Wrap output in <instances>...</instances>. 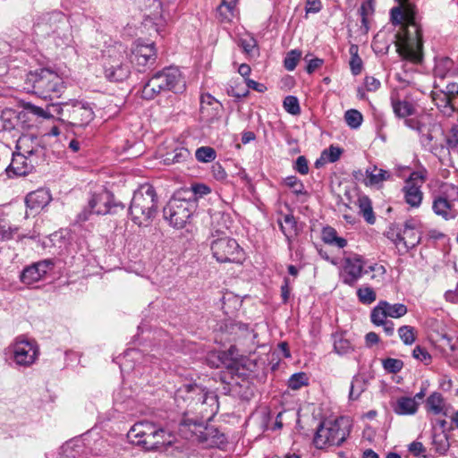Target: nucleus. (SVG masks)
<instances>
[{
  "label": "nucleus",
  "instance_id": "1",
  "mask_svg": "<svg viewBox=\"0 0 458 458\" xmlns=\"http://www.w3.org/2000/svg\"><path fill=\"white\" fill-rule=\"evenodd\" d=\"M21 72L20 74L26 76V85L23 86V89L41 98L52 100L59 98L65 89L63 78L51 69H36L30 73Z\"/></svg>",
  "mask_w": 458,
  "mask_h": 458
},
{
  "label": "nucleus",
  "instance_id": "2",
  "mask_svg": "<svg viewBox=\"0 0 458 458\" xmlns=\"http://www.w3.org/2000/svg\"><path fill=\"white\" fill-rule=\"evenodd\" d=\"M128 211L135 225H148L157 213V195L155 188L145 183L134 191Z\"/></svg>",
  "mask_w": 458,
  "mask_h": 458
},
{
  "label": "nucleus",
  "instance_id": "3",
  "mask_svg": "<svg viewBox=\"0 0 458 458\" xmlns=\"http://www.w3.org/2000/svg\"><path fill=\"white\" fill-rule=\"evenodd\" d=\"M185 89V82L181 72L175 67H166L155 72L144 84L141 89V97L144 99H154L163 91L182 93Z\"/></svg>",
  "mask_w": 458,
  "mask_h": 458
},
{
  "label": "nucleus",
  "instance_id": "4",
  "mask_svg": "<svg viewBox=\"0 0 458 458\" xmlns=\"http://www.w3.org/2000/svg\"><path fill=\"white\" fill-rule=\"evenodd\" d=\"M131 62L126 47L122 44L108 47L103 56L105 78L110 82H123L131 74Z\"/></svg>",
  "mask_w": 458,
  "mask_h": 458
},
{
  "label": "nucleus",
  "instance_id": "5",
  "mask_svg": "<svg viewBox=\"0 0 458 458\" xmlns=\"http://www.w3.org/2000/svg\"><path fill=\"white\" fill-rule=\"evenodd\" d=\"M55 108L56 115H58V121L71 126L84 127L95 116L89 104L79 100L57 103V106Z\"/></svg>",
  "mask_w": 458,
  "mask_h": 458
},
{
  "label": "nucleus",
  "instance_id": "6",
  "mask_svg": "<svg viewBox=\"0 0 458 458\" xmlns=\"http://www.w3.org/2000/svg\"><path fill=\"white\" fill-rule=\"evenodd\" d=\"M198 204H195L194 200H189L178 192L164 207L163 216L173 227L182 228L196 212Z\"/></svg>",
  "mask_w": 458,
  "mask_h": 458
},
{
  "label": "nucleus",
  "instance_id": "7",
  "mask_svg": "<svg viewBox=\"0 0 458 458\" xmlns=\"http://www.w3.org/2000/svg\"><path fill=\"white\" fill-rule=\"evenodd\" d=\"M8 352L13 361L22 368H30L38 360L40 351L36 340L25 335L17 336L9 345Z\"/></svg>",
  "mask_w": 458,
  "mask_h": 458
},
{
  "label": "nucleus",
  "instance_id": "8",
  "mask_svg": "<svg viewBox=\"0 0 458 458\" xmlns=\"http://www.w3.org/2000/svg\"><path fill=\"white\" fill-rule=\"evenodd\" d=\"M343 420L322 421L314 436V444L318 448L326 445L340 446L350 434V428L342 427Z\"/></svg>",
  "mask_w": 458,
  "mask_h": 458
},
{
  "label": "nucleus",
  "instance_id": "9",
  "mask_svg": "<svg viewBox=\"0 0 458 458\" xmlns=\"http://www.w3.org/2000/svg\"><path fill=\"white\" fill-rule=\"evenodd\" d=\"M210 248L213 257L219 263L242 264L245 252L235 239L221 237L211 242Z\"/></svg>",
  "mask_w": 458,
  "mask_h": 458
},
{
  "label": "nucleus",
  "instance_id": "10",
  "mask_svg": "<svg viewBox=\"0 0 458 458\" xmlns=\"http://www.w3.org/2000/svg\"><path fill=\"white\" fill-rule=\"evenodd\" d=\"M427 171H413L405 180L403 188L405 202L411 208H419L422 202L423 192L420 188L426 181Z\"/></svg>",
  "mask_w": 458,
  "mask_h": 458
},
{
  "label": "nucleus",
  "instance_id": "11",
  "mask_svg": "<svg viewBox=\"0 0 458 458\" xmlns=\"http://www.w3.org/2000/svg\"><path fill=\"white\" fill-rule=\"evenodd\" d=\"M365 263L364 258L359 254L344 258L343 271L340 273L342 283L351 287L355 286L364 276L363 265Z\"/></svg>",
  "mask_w": 458,
  "mask_h": 458
},
{
  "label": "nucleus",
  "instance_id": "12",
  "mask_svg": "<svg viewBox=\"0 0 458 458\" xmlns=\"http://www.w3.org/2000/svg\"><path fill=\"white\" fill-rule=\"evenodd\" d=\"M415 27V37H407L402 46H398L400 55L414 64H420L422 61V35L420 30Z\"/></svg>",
  "mask_w": 458,
  "mask_h": 458
},
{
  "label": "nucleus",
  "instance_id": "13",
  "mask_svg": "<svg viewBox=\"0 0 458 458\" xmlns=\"http://www.w3.org/2000/svg\"><path fill=\"white\" fill-rule=\"evenodd\" d=\"M186 395L185 400H190L195 404L208 405L211 407V412L214 414L218 408L217 396L212 393L206 391L202 386L197 384H189L184 386Z\"/></svg>",
  "mask_w": 458,
  "mask_h": 458
},
{
  "label": "nucleus",
  "instance_id": "14",
  "mask_svg": "<svg viewBox=\"0 0 458 458\" xmlns=\"http://www.w3.org/2000/svg\"><path fill=\"white\" fill-rule=\"evenodd\" d=\"M132 60L140 72H143L147 68L155 65L157 60V51L154 43L142 44L138 43L131 51Z\"/></svg>",
  "mask_w": 458,
  "mask_h": 458
},
{
  "label": "nucleus",
  "instance_id": "15",
  "mask_svg": "<svg viewBox=\"0 0 458 458\" xmlns=\"http://www.w3.org/2000/svg\"><path fill=\"white\" fill-rule=\"evenodd\" d=\"M54 261L49 259L33 263L23 268L20 275V280L26 285H32L44 278L47 272L54 268Z\"/></svg>",
  "mask_w": 458,
  "mask_h": 458
},
{
  "label": "nucleus",
  "instance_id": "16",
  "mask_svg": "<svg viewBox=\"0 0 458 458\" xmlns=\"http://www.w3.org/2000/svg\"><path fill=\"white\" fill-rule=\"evenodd\" d=\"M68 22V20L62 12L54 11L41 15L35 28L42 34L52 36V33L55 30L67 27Z\"/></svg>",
  "mask_w": 458,
  "mask_h": 458
},
{
  "label": "nucleus",
  "instance_id": "17",
  "mask_svg": "<svg viewBox=\"0 0 458 458\" xmlns=\"http://www.w3.org/2000/svg\"><path fill=\"white\" fill-rule=\"evenodd\" d=\"M33 154V149L24 151L23 153L14 152L11 164L5 168L8 175L10 176L11 172L17 176H24L30 174L34 168V164L31 160Z\"/></svg>",
  "mask_w": 458,
  "mask_h": 458
},
{
  "label": "nucleus",
  "instance_id": "18",
  "mask_svg": "<svg viewBox=\"0 0 458 458\" xmlns=\"http://www.w3.org/2000/svg\"><path fill=\"white\" fill-rule=\"evenodd\" d=\"M252 365L253 364L250 360H246L244 363H227L225 364V367L231 375V381H227L225 377H221V380L228 385L241 386L239 379H241L243 383H249L252 377V370L250 368Z\"/></svg>",
  "mask_w": 458,
  "mask_h": 458
},
{
  "label": "nucleus",
  "instance_id": "19",
  "mask_svg": "<svg viewBox=\"0 0 458 458\" xmlns=\"http://www.w3.org/2000/svg\"><path fill=\"white\" fill-rule=\"evenodd\" d=\"M51 199L50 191L47 189L39 188L26 196L25 203L30 214L35 215L47 206Z\"/></svg>",
  "mask_w": 458,
  "mask_h": 458
},
{
  "label": "nucleus",
  "instance_id": "20",
  "mask_svg": "<svg viewBox=\"0 0 458 458\" xmlns=\"http://www.w3.org/2000/svg\"><path fill=\"white\" fill-rule=\"evenodd\" d=\"M57 103H49L45 107L36 106L30 102H26L23 105L21 114L24 117L30 116L36 120H47L54 118L56 115L55 108Z\"/></svg>",
  "mask_w": 458,
  "mask_h": 458
},
{
  "label": "nucleus",
  "instance_id": "21",
  "mask_svg": "<svg viewBox=\"0 0 458 458\" xmlns=\"http://www.w3.org/2000/svg\"><path fill=\"white\" fill-rule=\"evenodd\" d=\"M113 194L109 191L94 193L89 199V208H92L96 215H106L108 213H113Z\"/></svg>",
  "mask_w": 458,
  "mask_h": 458
},
{
  "label": "nucleus",
  "instance_id": "22",
  "mask_svg": "<svg viewBox=\"0 0 458 458\" xmlns=\"http://www.w3.org/2000/svg\"><path fill=\"white\" fill-rule=\"evenodd\" d=\"M198 437L201 442H205L210 446L223 448L227 444L225 435L214 427L204 426L203 429L199 430Z\"/></svg>",
  "mask_w": 458,
  "mask_h": 458
},
{
  "label": "nucleus",
  "instance_id": "23",
  "mask_svg": "<svg viewBox=\"0 0 458 458\" xmlns=\"http://www.w3.org/2000/svg\"><path fill=\"white\" fill-rule=\"evenodd\" d=\"M432 208L436 215L445 220L454 219L458 214L454 203L444 196H437L434 199Z\"/></svg>",
  "mask_w": 458,
  "mask_h": 458
},
{
  "label": "nucleus",
  "instance_id": "24",
  "mask_svg": "<svg viewBox=\"0 0 458 458\" xmlns=\"http://www.w3.org/2000/svg\"><path fill=\"white\" fill-rule=\"evenodd\" d=\"M159 425L148 420H142L135 423L128 432V438L135 445L136 440H141L151 432H157Z\"/></svg>",
  "mask_w": 458,
  "mask_h": 458
},
{
  "label": "nucleus",
  "instance_id": "25",
  "mask_svg": "<svg viewBox=\"0 0 458 458\" xmlns=\"http://www.w3.org/2000/svg\"><path fill=\"white\" fill-rule=\"evenodd\" d=\"M17 54L18 55L15 57L16 59L11 60L8 64L7 74L15 79L23 80V87L26 85V76H21L20 73L22 72L21 71H24L26 73H30L31 71L27 67L28 60L25 59V56L27 55L25 52H18Z\"/></svg>",
  "mask_w": 458,
  "mask_h": 458
},
{
  "label": "nucleus",
  "instance_id": "26",
  "mask_svg": "<svg viewBox=\"0 0 458 458\" xmlns=\"http://www.w3.org/2000/svg\"><path fill=\"white\" fill-rule=\"evenodd\" d=\"M391 106L394 115L398 118H406L416 113V107L413 103L408 100H401L396 95L392 94L390 97Z\"/></svg>",
  "mask_w": 458,
  "mask_h": 458
},
{
  "label": "nucleus",
  "instance_id": "27",
  "mask_svg": "<svg viewBox=\"0 0 458 458\" xmlns=\"http://www.w3.org/2000/svg\"><path fill=\"white\" fill-rule=\"evenodd\" d=\"M418 407L419 403L415 402V399L408 396H401L392 404L394 413L401 416L415 414Z\"/></svg>",
  "mask_w": 458,
  "mask_h": 458
},
{
  "label": "nucleus",
  "instance_id": "28",
  "mask_svg": "<svg viewBox=\"0 0 458 458\" xmlns=\"http://www.w3.org/2000/svg\"><path fill=\"white\" fill-rule=\"evenodd\" d=\"M138 5L141 10L148 11L149 16L153 19H157L159 16L160 21L157 25H162L165 22V19L163 14V3L162 0H137Z\"/></svg>",
  "mask_w": 458,
  "mask_h": 458
},
{
  "label": "nucleus",
  "instance_id": "29",
  "mask_svg": "<svg viewBox=\"0 0 458 458\" xmlns=\"http://www.w3.org/2000/svg\"><path fill=\"white\" fill-rule=\"evenodd\" d=\"M22 118L21 112H17L12 108L3 110L0 115L3 130L12 131L18 126Z\"/></svg>",
  "mask_w": 458,
  "mask_h": 458
},
{
  "label": "nucleus",
  "instance_id": "30",
  "mask_svg": "<svg viewBox=\"0 0 458 458\" xmlns=\"http://www.w3.org/2000/svg\"><path fill=\"white\" fill-rule=\"evenodd\" d=\"M425 407L427 411L432 412L436 415H447L445 411V400L440 393L434 392L433 394H431L426 400Z\"/></svg>",
  "mask_w": 458,
  "mask_h": 458
},
{
  "label": "nucleus",
  "instance_id": "31",
  "mask_svg": "<svg viewBox=\"0 0 458 458\" xmlns=\"http://www.w3.org/2000/svg\"><path fill=\"white\" fill-rule=\"evenodd\" d=\"M51 37H53L55 46L62 49L71 47L73 43L72 27L69 22L67 23V27H63L55 30L52 33Z\"/></svg>",
  "mask_w": 458,
  "mask_h": 458
},
{
  "label": "nucleus",
  "instance_id": "32",
  "mask_svg": "<svg viewBox=\"0 0 458 458\" xmlns=\"http://www.w3.org/2000/svg\"><path fill=\"white\" fill-rule=\"evenodd\" d=\"M359 213L363 216L369 225H374L376 216L372 208V202L368 196H361L358 199Z\"/></svg>",
  "mask_w": 458,
  "mask_h": 458
},
{
  "label": "nucleus",
  "instance_id": "33",
  "mask_svg": "<svg viewBox=\"0 0 458 458\" xmlns=\"http://www.w3.org/2000/svg\"><path fill=\"white\" fill-rule=\"evenodd\" d=\"M322 240L325 243L343 249L347 245L346 239L339 237L335 228L326 226L322 230Z\"/></svg>",
  "mask_w": 458,
  "mask_h": 458
},
{
  "label": "nucleus",
  "instance_id": "34",
  "mask_svg": "<svg viewBox=\"0 0 458 458\" xmlns=\"http://www.w3.org/2000/svg\"><path fill=\"white\" fill-rule=\"evenodd\" d=\"M389 177L387 171L377 169L376 165L366 169V186H374L386 181Z\"/></svg>",
  "mask_w": 458,
  "mask_h": 458
},
{
  "label": "nucleus",
  "instance_id": "35",
  "mask_svg": "<svg viewBox=\"0 0 458 458\" xmlns=\"http://www.w3.org/2000/svg\"><path fill=\"white\" fill-rule=\"evenodd\" d=\"M191 158V152L184 147L176 148L174 151L166 153L164 158L165 165L181 164Z\"/></svg>",
  "mask_w": 458,
  "mask_h": 458
},
{
  "label": "nucleus",
  "instance_id": "36",
  "mask_svg": "<svg viewBox=\"0 0 458 458\" xmlns=\"http://www.w3.org/2000/svg\"><path fill=\"white\" fill-rule=\"evenodd\" d=\"M210 192V188L204 183L192 184L191 188L181 192L183 197L189 200H194L198 204V199Z\"/></svg>",
  "mask_w": 458,
  "mask_h": 458
},
{
  "label": "nucleus",
  "instance_id": "37",
  "mask_svg": "<svg viewBox=\"0 0 458 458\" xmlns=\"http://www.w3.org/2000/svg\"><path fill=\"white\" fill-rule=\"evenodd\" d=\"M454 67V61L447 56L435 58L434 74L436 77L445 79Z\"/></svg>",
  "mask_w": 458,
  "mask_h": 458
},
{
  "label": "nucleus",
  "instance_id": "38",
  "mask_svg": "<svg viewBox=\"0 0 458 458\" xmlns=\"http://www.w3.org/2000/svg\"><path fill=\"white\" fill-rule=\"evenodd\" d=\"M333 339L335 352L339 355L347 354L353 349L352 343L344 337L343 333L334 334Z\"/></svg>",
  "mask_w": 458,
  "mask_h": 458
},
{
  "label": "nucleus",
  "instance_id": "39",
  "mask_svg": "<svg viewBox=\"0 0 458 458\" xmlns=\"http://www.w3.org/2000/svg\"><path fill=\"white\" fill-rule=\"evenodd\" d=\"M386 301H380L371 310L370 312V321L375 326H381V324H385V321L387 318L386 311L385 307H386Z\"/></svg>",
  "mask_w": 458,
  "mask_h": 458
},
{
  "label": "nucleus",
  "instance_id": "40",
  "mask_svg": "<svg viewBox=\"0 0 458 458\" xmlns=\"http://www.w3.org/2000/svg\"><path fill=\"white\" fill-rule=\"evenodd\" d=\"M413 13L412 8L404 7L402 5L394 6L390 11V20L393 25H401L406 15Z\"/></svg>",
  "mask_w": 458,
  "mask_h": 458
},
{
  "label": "nucleus",
  "instance_id": "41",
  "mask_svg": "<svg viewBox=\"0 0 458 458\" xmlns=\"http://www.w3.org/2000/svg\"><path fill=\"white\" fill-rule=\"evenodd\" d=\"M196 159L201 163H209L216 159V152L211 147H200L195 151Z\"/></svg>",
  "mask_w": 458,
  "mask_h": 458
},
{
  "label": "nucleus",
  "instance_id": "42",
  "mask_svg": "<svg viewBox=\"0 0 458 458\" xmlns=\"http://www.w3.org/2000/svg\"><path fill=\"white\" fill-rule=\"evenodd\" d=\"M344 119L350 128L358 129L362 123L363 116L360 111L350 109L345 112Z\"/></svg>",
  "mask_w": 458,
  "mask_h": 458
},
{
  "label": "nucleus",
  "instance_id": "43",
  "mask_svg": "<svg viewBox=\"0 0 458 458\" xmlns=\"http://www.w3.org/2000/svg\"><path fill=\"white\" fill-rule=\"evenodd\" d=\"M171 444L172 436L170 432L159 426V431L155 436L154 450H159L161 447Z\"/></svg>",
  "mask_w": 458,
  "mask_h": 458
},
{
  "label": "nucleus",
  "instance_id": "44",
  "mask_svg": "<svg viewBox=\"0 0 458 458\" xmlns=\"http://www.w3.org/2000/svg\"><path fill=\"white\" fill-rule=\"evenodd\" d=\"M284 183L295 195H308L303 182L294 175L288 176L284 179Z\"/></svg>",
  "mask_w": 458,
  "mask_h": 458
},
{
  "label": "nucleus",
  "instance_id": "45",
  "mask_svg": "<svg viewBox=\"0 0 458 458\" xmlns=\"http://www.w3.org/2000/svg\"><path fill=\"white\" fill-rule=\"evenodd\" d=\"M359 301L366 305L371 304L377 299L376 292L371 287H360L357 290Z\"/></svg>",
  "mask_w": 458,
  "mask_h": 458
},
{
  "label": "nucleus",
  "instance_id": "46",
  "mask_svg": "<svg viewBox=\"0 0 458 458\" xmlns=\"http://www.w3.org/2000/svg\"><path fill=\"white\" fill-rule=\"evenodd\" d=\"M403 361L399 359L386 358L382 360V367L387 373L396 374L403 369Z\"/></svg>",
  "mask_w": 458,
  "mask_h": 458
},
{
  "label": "nucleus",
  "instance_id": "47",
  "mask_svg": "<svg viewBox=\"0 0 458 458\" xmlns=\"http://www.w3.org/2000/svg\"><path fill=\"white\" fill-rule=\"evenodd\" d=\"M387 317L399 318L403 317L407 312V307L403 303L391 304L387 301L386 307H385Z\"/></svg>",
  "mask_w": 458,
  "mask_h": 458
},
{
  "label": "nucleus",
  "instance_id": "48",
  "mask_svg": "<svg viewBox=\"0 0 458 458\" xmlns=\"http://www.w3.org/2000/svg\"><path fill=\"white\" fill-rule=\"evenodd\" d=\"M364 381L359 377H353L349 392V399L351 401L357 400L364 391Z\"/></svg>",
  "mask_w": 458,
  "mask_h": 458
},
{
  "label": "nucleus",
  "instance_id": "49",
  "mask_svg": "<svg viewBox=\"0 0 458 458\" xmlns=\"http://www.w3.org/2000/svg\"><path fill=\"white\" fill-rule=\"evenodd\" d=\"M308 377L304 372L294 373L291 376L288 381L289 388L298 390L303 386L308 385Z\"/></svg>",
  "mask_w": 458,
  "mask_h": 458
},
{
  "label": "nucleus",
  "instance_id": "50",
  "mask_svg": "<svg viewBox=\"0 0 458 458\" xmlns=\"http://www.w3.org/2000/svg\"><path fill=\"white\" fill-rule=\"evenodd\" d=\"M284 108L287 113L293 115L300 114L301 113V107L299 104V100L295 96H287L284 98Z\"/></svg>",
  "mask_w": 458,
  "mask_h": 458
},
{
  "label": "nucleus",
  "instance_id": "51",
  "mask_svg": "<svg viewBox=\"0 0 458 458\" xmlns=\"http://www.w3.org/2000/svg\"><path fill=\"white\" fill-rule=\"evenodd\" d=\"M398 335L405 345H411L415 342L414 327L411 326H402L399 327Z\"/></svg>",
  "mask_w": 458,
  "mask_h": 458
},
{
  "label": "nucleus",
  "instance_id": "52",
  "mask_svg": "<svg viewBox=\"0 0 458 458\" xmlns=\"http://www.w3.org/2000/svg\"><path fill=\"white\" fill-rule=\"evenodd\" d=\"M301 51H299L297 49L291 50L289 53H287L286 56L284 57V68L290 72L293 71L297 66V64L301 58Z\"/></svg>",
  "mask_w": 458,
  "mask_h": 458
},
{
  "label": "nucleus",
  "instance_id": "53",
  "mask_svg": "<svg viewBox=\"0 0 458 458\" xmlns=\"http://www.w3.org/2000/svg\"><path fill=\"white\" fill-rule=\"evenodd\" d=\"M180 427L188 428L194 434L197 435L198 433L196 432V430H198L199 432V430L203 429L204 421H203V420L184 417L182 419V420L180 422Z\"/></svg>",
  "mask_w": 458,
  "mask_h": 458
},
{
  "label": "nucleus",
  "instance_id": "54",
  "mask_svg": "<svg viewBox=\"0 0 458 458\" xmlns=\"http://www.w3.org/2000/svg\"><path fill=\"white\" fill-rule=\"evenodd\" d=\"M17 231L18 227H12L4 220H0V241H9L13 239Z\"/></svg>",
  "mask_w": 458,
  "mask_h": 458
},
{
  "label": "nucleus",
  "instance_id": "55",
  "mask_svg": "<svg viewBox=\"0 0 458 458\" xmlns=\"http://www.w3.org/2000/svg\"><path fill=\"white\" fill-rule=\"evenodd\" d=\"M403 247L405 250L415 248L420 242V235L417 233V231L410 232L408 234H403Z\"/></svg>",
  "mask_w": 458,
  "mask_h": 458
},
{
  "label": "nucleus",
  "instance_id": "56",
  "mask_svg": "<svg viewBox=\"0 0 458 458\" xmlns=\"http://www.w3.org/2000/svg\"><path fill=\"white\" fill-rule=\"evenodd\" d=\"M343 153V149L339 147L331 145L328 148L322 151L323 157H326L329 163L336 162Z\"/></svg>",
  "mask_w": 458,
  "mask_h": 458
},
{
  "label": "nucleus",
  "instance_id": "57",
  "mask_svg": "<svg viewBox=\"0 0 458 458\" xmlns=\"http://www.w3.org/2000/svg\"><path fill=\"white\" fill-rule=\"evenodd\" d=\"M159 431V427L157 428V432H151L148 437H145L141 440H136L135 445L142 447L146 451H154L155 436Z\"/></svg>",
  "mask_w": 458,
  "mask_h": 458
},
{
  "label": "nucleus",
  "instance_id": "58",
  "mask_svg": "<svg viewBox=\"0 0 458 458\" xmlns=\"http://www.w3.org/2000/svg\"><path fill=\"white\" fill-rule=\"evenodd\" d=\"M237 349L235 346H231L227 352H222L218 358L220 361L225 366L227 363L240 362L237 360Z\"/></svg>",
  "mask_w": 458,
  "mask_h": 458
},
{
  "label": "nucleus",
  "instance_id": "59",
  "mask_svg": "<svg viewBox=\"0 0 458 458\" xmlns=\"http://www.w3.org/2000/svg\"><path fill=\"white\" fill-rule=\"evenodd\" d=\"M412 356L414 359L423 361L426 364H428L432 360V357L428 353V352L425 348H423L420 345H417L413 349Z\"/></svg>",
  "mask_w": 458,
  "mask_h": 458
},
{
  "label": "nucleus",
  "instance_id": "60",
  "mask_svg": "<svg viewBox=\"0 0 458 458\" xmlns=\"http://www.w3.org/2000/svg\"><path fill=\"white\" fill-rule=\"evenodd\" d=\"M293 169L302 175L308 174L310 169L307 158L304 156L298 157L293 164Z\"/></svg>",
  "mask_w": 458,
  "mask_h": 458
},
{
  "label": "nucleus",
  "instance_id": "61",
  "mask_svg": "<svg viewBox=\"0 0 458 458\" xmlns=\"http://www.w3.org/2000/svg\"><path fill=\"white\" fill-rule=\"evenodd\" d=\"M446 146L448 149L454 150L458 147V127L453 126L450 130V135L446 138Z\"/></svg>",
  "mask_w": 458,
  "mask_h": 458
},
{
  "label": "nucleus",
  "instance_id": "62",
  "mask_svg": "<svg viewBox=\"0 0 458 458\" xmlns=\"http://www.w3.org/2000/svg\"><path fill=\"white\" fill-rule=\"evenodd\" d=\"M442 196L451 200L453 203L454 200L458 199V187L454 184H446Z\"/></svg>",
  "mask_w": 458,
  "mask_h": 458
},
{
  "label": "nucleus",
  "instance_id": "63",
  "mask_svg": "<svg viewBox=\"0 0 458 458\" xmlns=\"http://www.w3.org/2000/svg\"><path fill=\"white\" fill-rule=\"evenodd\" d=\"M350 66H351L352 73L353 75H358L360 73V72L362 70V60L358 55V54L355 53V55H353V56H352L351 61H350Z\"/></svg>",
  "mask_w": 458,
  "mask_h": 458
},
{
  "label": "nucleus",
  "instance_id": "64",
  "mask_svg": "<svg viewBox=\"0 0 458 458\" xmlns=\"http://www.w3.org/2000/svg\"><path fill=\"white\" fill-rule=\"evenodd\" d=\"M433 445H437L436 449L440 454H444L448 447V440L445 437H441V436H434L433 437Z\"/></svg>",
  "mask_w": 458,
  "mask_h": 458
}]
</instances>
